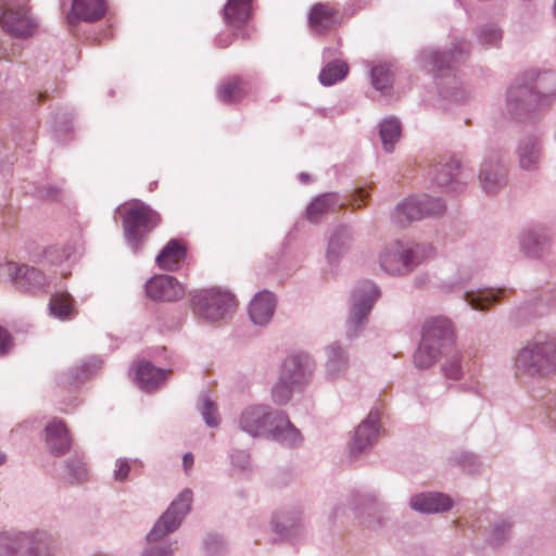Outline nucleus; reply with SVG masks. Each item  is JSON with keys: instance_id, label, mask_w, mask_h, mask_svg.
<instances>
[{"instance_id": "obj_47", "label": "nucleus", "mask_w": 556, "mask_h": 556, "mask_svg": "<svg viewBox=\"0 0 556 556\" xmlns=\"http://www.w3.org/2000/svg\"><path fill=\"white\" fill-rule=\"evenodd\" d=\"M29 0H0V5H8V4H15V3H24L28 2Z\"/></svg>"}, {"instance_id": "obj_31", "label": "nucleus", "mask_w": 556, "mask_h": 556, "mask_svg": "<svg viewBox=\"0 0 556 556\" xmlns=\"http://www.w3.org/2000/svg\"><path fill=\"white\" fill-rule=\"evenodd\" d=\"M346 359L340 346L331 345L328 349L327 370L331 376H334L345 369Z\"/></svg>"}, {"instance_id": "obj_19", "label": "nucleus", "mask_w": 556, "mask_h": 556, "mask_svg": "<svg viewBox=\"0 0 556 556\" xmlns=\"http://www.w3.org/2000/svg\"><path fill=\"white\" fill-rule=\"evenodd\" d=\"M378 298V291L374 285L367 282L365 285V294L357 295L354 293V303L351 312V323L355 326L359 325L369 313L374 301Z\"/></svg>"}, {"instance_id": "obj_26", "label": "nucleus", "mask_w": 556, "mask_h": 556, "mask_svg": "<svg viewBox=\"0 0 556 556\" xmlns=\"http://www.w3.org/2000/svg\"><path fill=\"white\" fill-rule=\"evenodd\" d=\"M50 312L54 316L65 319L75 313L73 299L67 292H59L50 299Z\"/></svg>"}, {"instance_id": "obj_21", "label": "nucleus", "mask_w": 556, "mask_h": 556, "mask_svg": "<svg viewBox=\"0 0 556 556\" xmlns=\"http://www.w3.org/2000/svg\"><path fill=\"white\" fill-rule=\"evenodd\" d=\"M250 92V85L239 76L224 80L218 88V97L226 103L237 102Z\"/></svg>"}, {"instance_id": "obj_43", "label": "nucleus", "mask_w": 556, "mask_h": 556, "mask_svg": "<svg viewBox=\"0 0 556 556\" xmlns=\"http://www.w3.org/2000/svg\"><path fill=\"white\" fill-rule=\"evenodd\" d=\"M553 81L556 87V77L552 74H544L538 78L536 88L538 89H546V83Z\"/></svg>"}, {"instance_id": "obj_4", "label": "nucleus", "mask_w": 556, "mask_h": 556, "mask_svg": "<svg viewBox=\"0 0 556 556\" xmlns=\"http://www.w3.org/2000/svg\"><path fill=\"white\" fill-rule=\"evenodd\" d=\"M311 374L308 358L305 355H293L282 365L281 379L273 391L276 403L285 404L291 394V384H300Z\"/></svg>"}, {"instance_id": "obj_17", "label": "nucleus", "mask_w": 556, "mask_h": 556, "mask_svg": "<svg viewBox=\"0 0 556 556\" xmlns=\"http://www.w3.org/2000/svg\"><path fill=\"white\" fill-rule=\"evenodd\" d=\"M275 309V299L268 291L260 292L250 303V317L254 324L263 325L267 323Z\"/></svg>"}, {"instance_id": "obj_15", "label": "nucleus", "mask_w": 556, "mask_h": 556, "mask_svg": "<svg viewBox=\"0 0 556 556\" xmlns=\"http://www.w3.org/2000/svg\"><path fill=\"white\" fill-rule=\"evenodd\" d=\"M46 442L52 454L66 453L71 446V439L66 425L62 420H52L45 429Z\"/></svg>"}, {"instance_id": "obj_44", "label": "nucleus", "mask_w": 556, "mask_h": 556, "mask_svg": "<svg viewBox=\"0 0 556 556\" xmlns=\"http://www.w3.org/2000/svg\"><path fill=\"white\" fill-rule=\"evenodd\" d=\"M143 556H170V551L163 548L150 549Z\"/></svg>"}, {"instance_id": "obj_46", "label": "nucleus", "mask_w": 556, "mask_h": 556, "mask_svg": "<svg viewBox=\"0 0 556 556\" xmlns=\"http://www.w3.org/2000/svg\"><path fill=\"white\" fill-rule=\"evenodd\" d=\"M451 58H452V55H451V54H445V53H444V54H442V55H435V56H434V59H435V60H437V59H440V62H442V65L438 66V70L443 68V67H444L443 63H445V61H446V62H450V59H451ZM446 66H447V67H450V63H447V65H446Z\"/></svg>"}, {"instance_id": "obj_40", "label": "nucleus", "mask_w": 556, "mask_h": 556, "mask_svg": "<svg viewBox=\"0 0 556 556\" xmlns=\"http://www.w3.org/2000/svg\"><path fill=\"white\" fill-rule=\"evenodd\" d=\"M368 197V193L364 188H359L355 191V193L352 195V200L350 202V205L353 207H361L366 203V199Z\"/></svg>"}, {"instance_id": "obj_9", "label": "nucleus", "mask_w": 556, "mask_h": 556, "mask_svg": "<svg viewBox=\"0 0 556 556\" xmlns=\"http://www.w3.org/2000/svg\"><path fill=\"white\" fill-rule=\"evenodd\" d=\"M444 211V205L439 200H427L421 202L417 199H409L396 208V219L400 224L417 220L426 215H439Z\"/></svg>"}, {"instance_id": "obj_7", "label": "nucleus", "mask_w": 556, "mask_h": 556, "mask_svg": "<svg viewBox=\"0 0 556 556\" xmlns=\"http://www.w3.org/2000/svg\"><path fill=\"white\" fill-rule=\"evenodd\" d=\"M192 502V493L189 490L182 491L178 498L162 515L154 528L148 534V541L154 542L164 535L175 531L184 516L189 511Z\"/></svg>"}, {"instance_id": "obj_5", "label": "nucleus", "mask_w": 556, "mask_h": 556, "mask_svg": "<svg viewBox=\"0 0 556 556\" xmlns=\"http://www.w3.org/2000/svg\"><path fill=\"white\" fill-rule=\"evenodd\" d=\"M27 3L0 5L2 9L0 23L10 35L23 38L31 36L36 31L38 25L30 14V8Z\"/></svg>"}, {"instance_id": "obj_41", "label": "nucleus", "mask_w": 556, "mask_h": 556, "mask_svg": "<svg viewBox=\"0 0 556 556\" xmlns=\"http://www.w3.org/2000/svg\"><path fill=\"white\" fill-rule=\"evenodd\" d=\"M538 161V152L532 149L529 152H525L520 156V164L523 168H530Z\"/></svg>"}, {"instance_id": "obj_11", "label": "nucleus", "mask_w": 556, "mask_h": 556, "mask_svg": "<svg viewBox=\"0 0 556 556\" xmlns=\"http://www.w3.org/2000/svg\"><path fill=\"white\" fill-rule=\"evenodd\" d=\"M413 251L401 242L392 243L381 255V267L390 274H404L412 266Z\"/></svg>"}, {"instance_id": "obj_22", "label": "nucleus", "mask_w": 556, "mask_h": 556, "mask_svg": "<svg viewBox=\"0 0 556 556\" xmlns=\"http://www.w3.org/2000/svg\"><path fill=\"white\" fill-rule=\"evenodd\" d=\"M139 386L144 390L157 388L167 377V372L156 368L148 362H139L136 368Z\"/></svg>"}, {"instance_id": "obj_39", "label": "nucleus", "mask_w": 556, "mask_h": 556, "mask_svg": "<svg viewBox=\"0 0 556 556\" xmlns=\"http://www.w3.org/2000/svg\"><path fill=\"white\" fill-rule=\"evenodd\" d=\"M481 36L483 37L484 42L489 45H495L502 38L501 31L495 27L483 30Z\"/></svg>"}, {"instance_id": "obj_3", "label": "nucleus", "mask_w": 556, "mask_h": 556, "mask_svg": "<svg viewBox=\"0 0 556 556\" xmlns=\"http://www.w3.org/2000/svg\"><path fill=\"white\" fill-rule=\"evenodd\" d=\"M191 302L194 313L207 320L222 319L236 307L233 295L218 288L198 291Z\"/></svg>"}, {"instance_id": "obj_6", "label": "nucleus", "mask_w": 556, "mask_h": 556, "mask_svg": "<svg viewBox=\"0 0 556 556\" xmlns=\"http://www.w3.org/2000/svg\"><path fill=\"white\" fill-rule=\"evenodd\" d=\"M516 365L530 372L548 374L556 366V345L546 342L527 346L519 352Z\"/></svg>"}, {"instance_id": "obj_14", "label": "nucleus", "mask_w": 556, "mask_h": 556, "mask_svg": "<svg viewBox=\"0 0 556 556\" xmlns=\"http://www.w3.org/2000/svg\"><path fill=\"white\" fill-rule=\"evenodd\" d=\"M104 13V0H74L68 21L70 23L77 21L93 22L100 20Z\"/></svg>"}, {"instance_id": "obj_34", "label": "nucleus", "mask_w": 556, "mask_h": 556, "mask_svg": "<svg viewBox=\"0 0 556 556\" xmlns=\"http://www.w3.org/2000/svg\"><path fill=\"white\" fill-rule=\"evenodd\" d=\"M202 415L208 426L213 427L218 425L217 408L215 404L207 399L203 403Z\"/></svg>"}, {"instance_id": "obj_1", "label": "nucleus", "mask_w": 556, "mask_h": 556, "mask_svg": "<svg viewBox=\"0 0 556 556\" xmlns=\"http://www.w3.org/2000/svg\"><path fill=\"white\" fill-rule=\"evenodd\" d=\"M240 425L242 430L252 437L263 435L267 432L275 438L289 440L294 443L299 438V431L292 426L283 414L273 416L264 406H253L242 413Z\"/></svg>"}, {"instance_id": "obj_27", "label": "nucleus", "mask_w": 556, "mask_h": 556, "mask_svg": "<svg viewBox=\"0 0 556 556\" xmlns=\"http://www.w3.org/2000/svg\"><path fill=\"white\" fill-rule=\"evenodd\" d=\"M349 72V66L343 61H333L327 64L319 74V80L325 86H331L343 79Z\"/></svg>"}, {"instance_id": "obj_12", "label": "nucleus", "mask_w": 556, "mask_h": 556, "mask_svg": "<svg viewBox=\"0 0 556 556\" xmlns=\"http://www.w3.org/2000/svg\"><path fill=\"white\" fill-rule=\"evenodd\" d=\"M429 328H432L433 333L432 346L440 348V350L446 352L452 349L454 344V329L448 319L444 317H433L425 323L422 334L427 332Z\"/></svg>"}, {"instance_id": "obj_35", "label": "nucleus", "mask_w": 556, "mask_h": 556, "mask_svg": "<svg viewBox=\"0 0 556 556\" xmlns=\"http://www.w3.org/2000/svg\"><path fill=\"white\" fill-rule=\"evenodd\" d=\"M23 276L34 286L40 287L45 283V277L42 273L36 268L25 267Z\"/></svg>"}, {"instance_id": "obj_2", "label": "nucleus", "mask_w": 556, "mask_h": 556, "mask_svg": "<svg viewBox=\"0 0 556 556\" xmlns=\"http://www.w3.org/2000/svg\"><path fill=\"white\" fill-rule=\"evenodd\" d=\"M118 212L123 215L125 237L136 250L161 222L159 214L141 201L125 203Z\"/></svg>"}, {"instance_id": "obj_10", "label": "nucleus", "mask_w": 556, "mask_h": 556, "mask_svg": "<svg viewBox=\"0 0 556 556\" xmlns=\"http://www.w3.org/2000/svg\"><path fill=\"white\" fill-rule=\"evenodd\" d=\"M342 23L337 7L329 2H319L312 7L308 14L309 27L318 34L330 30Z\"/></svg>"}, {"instance_id": "obj_45", "label": "nucleus", "mask_w": 556, "mask_h": 556, "mask_svg": "<svg viewBox=\"0 0 556 556\" xmlns=\"http://www.w3.org/2000/svg\"><path fill=\"white\" fill-rule=\"evenodd\" d=\"M182 463H184V468L186 471H189L190 468L192 467L193 465V455L191 453H186L184 455V459H182Z\"/></svg>"}, {"instance_id": "obj_42", "label": "nucleus", "mask_w": 556, "mask_h": 556, "mask_svg": "<svg viewBox=\"0 0 556 556\" xmlns=\"http://www.w3.org/2000/svg\"><path fill=\"white\" fill-rule=\"evenodd\" d=\"M11 346V337L8 331L0 327V355L8 353Z\"/></svg>"}, {"instance_id": "obj_49", "label": "nucleus", "mask_w": 556, "mask_h": 556, "mask_svg": "<svg viewBox=\"0 0 556 556\" xmlns=\"http://www.w3.org/2000/svg\"><path fill=\"white\" fill-rule=\"evenodd\" d=\"M5 460V455L0 452V465H2Z\"/></svg>"}, {"instance_id": "obj_38", "label": "nucleus", "mask_w": 556, "mask_h": 556, "mask_svg": "<svg viewBox=\"0 0 556 556\" xmlns=\"http://www.w3.org/2000/svg\"><path fill=\"white\" fill-rule=\"evenodd\" d=\"M130 471V464L127 459H118L116 462V469L114 471V477L118 481H123L127 478Z\"/></svg>"}, {"instance_id": "obj_36", "label": "nucleus", "mask_w": 556, "mask_h": 556, "mask_svg": "<svg viewBox=\"0 0 556 556\" xmlns=\"http://www.w3.org/2000/svg\"><path fill=\"white\" fill-rule=\"evenodd\" d=\"M480 179L482 187L486 192H493L495 190V187L500 185V177L496 174H494L493 177L491 178L489 177L484 169L481 170Z\"/></svg>"}, {"instance_id": "obj_33", "label": "nucleus", "mask_w": 556, "mask_h": 556, "mask_svg": "<svg viewBox=\"0 0 556 556\" xmlns=\"http://www.w3.org/2000/svg\"><path fill=\"white\" fill-rule=\"evenodd\" d=\"M459 168L458 162H452L445 165H441L440 168L437 169V182L439 185H450L453 180V172Z\"/></svg>"}, {"instance_id": "obj_37", "label": "nucleus", "mask_w": 556, "mask_h": 556, "mask_svg": "<svg viewBox=\"0 0 556 556\" xmlns=\"http://www.w3.org/2000/svg\"><path fill=\"white\" fill-rule=\"evenodd\" d=\"M72 477L75 481L81 482L87 478L88 470L81 462H76L70 465Z\"/></svg>"}, {"instance_id": "obj_25", "label": "nucleus", "mask_w": 556, "mask_h": 556, "mask_svg": "<svg viewBox=\"0 0 556 556\" xmlns=\"http://www.w3.org/2000/svg\"><path fill=\"white\" fill-rule=\"evenodd\" d=\"M351 240V233L345 227L337 229L329 240L327 252L329 262H336L343 253H345L350 248Z\"/></svg>"}, {"instance_id": "obj_28", "label": "nucleus", "mask_w": 556, "mask_h": 556, "mask_svg": "<svg viewBox=\"0 0 556 556\" xmlns=\"http://www.w3.org/2000/svg\"><path fill=\"white\" fill-rule=\"evenodd\" d=\"M380 138L383 143L386 151L390 152L393 149V144L399 140L401 135V126L399 121L395 118H389L382 122L380 125Z\"/></svg>"}, {"instance_id": "obj_32", "label": "nucleus", "mask_w": 556, "mask_h": 556, "mask_svg": "<svg viewBox=\"0 0 556 556\" xmlns=\"http://www.w3.org/2000/svg\"><path fill=\"white\" fill-rule=\"evenodd\" d=\"M445 353H448V356L443 364V371L444 375L450 379H460L462 377V368L459 365V357L457 352L452 353L451 349L446 351Z\"/></svg>"}, {"instance_id": "obj_16", "label": "nucleus", "mask_w": 556, "mask_h": 556, "mask_svg": "<svg viewBox=\"0 0 556 556\" xmlns=\"http://www.w3.org/2000/svg\"><path fill=\"white\" fill-rule=\"evenodd\" d=\"M410 506L421 513H438L451 508L452 502L441 493H422L412 497Z\"/></svg>"}, {"instance_id": "obj_8", "label": "nucleus", "mask_w": 556, "mask_h": 556, "mask_svg": "<svg viewBox=\"0 0 556 556\" xmlns=\"http://www.w3.org/2000/svg\"><path fill=\"white\" fill-rule=\"evenodd\" d=\"M146 291L155 301H176L184 296L186 289L176 278L157 275L147 282Z\"/></svg>"}, {"instance_id": "obj_52", "label": "nucleus", "mask_w": 556, "mask_h": 556, "mask_svg": "<svg viewBox=\"0 0 556 556\" xmlns=\"http://www.w3.org/2000/svg\"><path fill=\"white\" fill-rule=\"evenodd\" d=\"M555 16H556V0H555Z\"/></svg>"}, {"instance_id": "obj_18", "label": "nucleus", "mask_w": 556, "mask_h": 556, "mask_svg": "<svg viewBox=\"0 0 556 556\" xmlns=\"http://www.w3.org/2000/svg\"><path fill=\"white\" fill-rule=\"evenodd\" d=\"M252 14V0H228L225 9V22L230 27L245 24Z\"/></svg>"}, {"instance_id": "obj_50", "label": "nucleus", "mask_w": 556, "mask_h": 556, "mask_svg": "<svg viewBox=\"0 0 556 556\" xmlns=\"http://www.w3.org/2000/svg\"><path fill=\"white\" fill-rule=\"evenodd\" d=\"M522 93H526L527 96H528V94H529V96H532V94H531V92H530V90H529L528 88H525V89L522 90Z\"/></svg>"}, {"instance_id": "obj_30", "label": "nucleus", "mask_w": 556, "mask_h": 556, "mask_svg": "<svg viewBox=\"0 0 556 556\" xmlns=\"http://www.w3.org/2000/svg\"><path fill=\"white\" fill-rule=\"evenodd\" d=\"M372 85L381 92L387 91L392 84V72L387 64H379L371 70Z\"/></svg>"}, {"instance_id": "obj_23", "label": "nucleus", "mask_w": 556, "mask_h": 556, "mask_svg": "<svg viewBox=\"0 0 556 556\" xmlns=\"http://www.w3.org/2000/svg\"><path fill=\"white\" fill-rule=\"evenodd\" d=\"M432 328H429L426 333L422 334L421 342L414 355L415 365L419 368L430 367L437 359L440 353H445L440 348H433L432 340L433 333Z\"/></svg>"}, {"instance_id": "obj_24", "label": "nucleus", "mask_w": 556, "mask_h": 556, "mask_svg": "<svg viewBox=\"0 0 556 556\" xmlns=\"http://www.w3.org/2000/svg\"><path fill=\"white\" fill-rule=\"evenodd\" d=\"M344 204L339 202L334 193H326L316 198L307 207V217L312 222H317L319 217L328 212L341 208Z\"/></svg>"}, {"instance_id": "obj_13", "label": "nucleus", "mask_w": 556, "mask_h": 556, "mask_svg": "<svg viewBox=\"0 0 556 556\" xmlns=\"http://www.w3.org/2000/svg\"><path fill=\"white\" fill-rule=\"evenodd\" d=\"M187 256V245L184 241L172 239L162 249L156 257V264L164 270L174 271L179 269Z\"/></svg>"}, {"instance_id": "obj_29", "label": "nucleus", "mask_w": 556, "mask_h": 556, "mask_svg": "<svg viewBox=\"0 0 556 556\" xmlns=\"http://www.w3.org/2000/svg\"><path fill=\"white\" fill-rule=\"evenodd\" d=\"M503 290L496 291H479L478 293H467L466 301L475 309H485L493 303H495L502 295Z\"/></svg>"}, {"instance_id": "obj_48", "label": "nucleus", "mask_w": 556, "mask_h": 556, "mask_svg": "<svg viewBox=\"0 0 556 556\" xmlns=\"http://www.w3.org/2000/svg\"><path fill=\"white\" fill-rule=\"evenodd\" d=\"M46 98H47V93L46 92L38 93V102L43 101Z\"/></svg>"}, {"instance_id": "obj_20", "label": "nucleus", "mask_w": 556, "mask_h": 556, "mask_svg": "<svg viewBox=\"0 0 556 556\" xmlns=\"http://www.w3.org/2000/svg\"><path fill=\"white\" fill-rule=\"evenodd\" d=\"M377 435L378 420L376 417L369 415V417L357 427L351 445V452L353 454L362 452L374 442Z\"/></svg>"}, {"instance_id": "obj_51", "label": "nucleus", "mask_w": 556, "mask_h": 556, "mask_svg": "<svg viewBox=\"0 0 556 556\" xmlns=\"http://www.w3.org/2000/svg\"><path fill=\"white\" fill-rule=\"evenodd\" d=\"M513 97H514V91L511 90V91L509 92V99L511 100V99H513Z\"/></svg>"}]
</instances>
